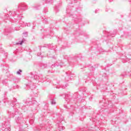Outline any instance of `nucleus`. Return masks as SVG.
I'll use <instances>...</instances> for the list:
<instances>
[{
	"instance_id": "f257e3e1",
	"label": "nucleus",
	"mask_w": 131,
	"mask_h": 131,
	"mask_svg": "<svg viewBox=\"0 0 131 131\" xmlns=\"http://www.w3.org/2000/svg\"><path fill=\"white\" fill-rule=\"evenodd\" d=\"M23 41H21V42H17V43H17V45H22V43H23Z\"/></svg>"
},
{
	"instance_id": "f03ea898",
	"label": "nucleus",
	"mask_w": 131,
	"mask_h": 131,
	"mask_svg": "<svg viewBox=\"0 0 131 131\" xmlns=\"http://www.w3.org/2000/svg\"><path fill=\"white\" fill-rule=\"evenodd\" d=\"M17 74H20V72H17Z\"/></svg>"
},
{
	"instance_id": "7ed1b4c3",
	"label": "nucleus",
	"mask_w": 131,
	"mask_h": 131,
	"mask_svg": "<svg viewBox=\"0 0 131 131\" xmlns=\"http://www.w3.org/2000/svg\"><path fill=\"white\" fill-rule=\"evenodd\" d=\"M20 72H22V70H19Z\"/></svg>"
}]
</instances>
